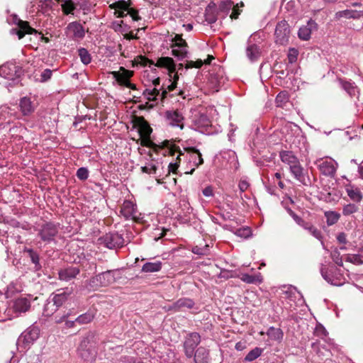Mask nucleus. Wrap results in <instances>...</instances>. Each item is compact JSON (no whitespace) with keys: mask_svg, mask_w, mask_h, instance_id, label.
I'll list each match as a JSON object with an SVG mask.
<instances>
[{"mask_svg":"<svg viewBox=\"0 0 363 363\" xmlns=\"http://www.w3.org/2000/svg\"><path fill=\"white\" fill-rule=\"evenodd\" d=\"M30 307V302L27 298H18L13 301L12 308L15 313H26Z\"/></svg>","mask_w":363,"mask_h":363,"instance_id":"25","label":"nucleus"},{"mask_svg":"<svg viewBox=\"0 0 363 363\" xmlns=\"http://www.w3.org/2000/svg\"><path fill=\"white\" fill-rule=\"evenodd\" d=\"M143 94L148 101H157L158 97L161 98V91L156 87L152 89H146L144 90Z\"/></svg>","mask_w":363,"mask_h":363,"instance_id":"41","label":"nucleus"},{"mask_svg":"<svg viewBox=\"0 0 363 363\" xmlns=\"http://www.w3.org/2000/svg\"><path fill=\"white\" fill-rule=\"evenodd\" d=\"M136 207L130 201H125L121 206V213L126 219H133L135 217Z\"/></svg>","mask_w":363,"mask_h":363,"instance_id":"26","label":"nucleus"},{"mask_svg":"<svg viewBox=\"0 0 363 363\" xmlns=\"http://www.w3.org/2000/svg\"><path fill=\"white\" fill-rule=\"evenodd\" d=\"M266 335L271 340L277 342H280L284 337L283 331L280 328H274L272 326L267 330Z\"/></svg>","mask_w":363,"mask_h":363,"instance_id":"34","label":"nucleus"},{"mask_svg":"<svg viewBox=\"0 0 363 363\" xmlns=\"http://www.w3.org/2000/svg\"><path fill=\"white\" fill-rule=\"evenodd\" d=\"M239 189L241 192L245 191L249 187V183L245 180H241L238 184Z\"/></svg>","mask_w":363,"mask_h":363,"instance_id":"61","label":"nucleus"},{"mask_svg":"<svg viewBox=\"0 0 363 363\" xmlns=\"http://www.w3.org/2000/svg\"><path fill=\"white\" fill-rule=\"evenodd\" d=\"M200 342L201 336L199 333H192L188 335L184 344L185 354L188 358L193 357L195 348Z\"/></svg>","mask_w":363,"mask_h":363,"instance_id":"16","label":"nucleus"},{"mask_svg":"<svg viewBox=\"0 0 363 363\" xmlns=\"http://www.w3.org/2000/svg\"><path fill=\"white\" fill-rule=\"evenodd\" d=\"M31 255L30 258L33 263H34L35 265L39 264V256L38 254L33 252L32 250H30Z\"/></svg>","mask_w":363,"mask_h":363,"instance_id":"63","label":"nucleus"},{"mask_svg":"<svg viewBox=\"0 0 363 363\" xmlns=\"http://www.w3.org/2000/svg\"><path fill=\"white\" fill-rule=\"evenodd\" d=\"M311 235H312L316 239L320 240L322 239V233L312 223L306 229Z\"/></svg>","mask_w":363,"mask_h":363,"instance_id":"51","label":"nucleus"},{"mask_svg":"<svg viewBox=\"0 0 363 363\" xmlns=\"http://www.w3.org/2000/svg\"><path fill=\"white\" fill-rule=\"evenodd\" d=\"M130 6L131 1L130 0H120L111 4L109 7L115 10L114 14L118 18H123L128 14L131 16L133 21H139L140 17L138 15V11L132 8Z\"/></svg>","mask_w":363,"mask_h":363,"instance_id":"4","label":"nucleus"},{"mask_svg":"<svg viewBox=\"0 0 363 363\" xmlns=\"http://www.w3.org/2000/svg\"><path fill=\"white\" fill-rule=\"evenodd\" d=\"M240 279L247 284H260L262 282V277L260 273L255 275H250L248 274H242Z\"/></svg>","mask_w":363,"mask_h":363,"instance_id":"39","label":"nucleus"},{"mask_svg":"<svg viewBox=\"0 0 363 363\" xmlns=\"http://www.w3.org/2000/svg\"><path fill=\"white\" fill-rule=\"evenodd\" d=\"M113 272L108 270L93 277L91 281L96 286H105L115 282Z\"/></svg>","mask_w":363,"mask_h":363,"instance_id":"18","label":"nucleus"},{"mask_svg":"<svg viewBox=\"0 0 363 363\" xmlns=\"http://www.w3.org/2000/svg\"><path fill=\"white\" fill-rule=\"evenodd\" d=\"M339 82L342 88L350 95L353 96L355 94L356 86L352 81H346L339 79Z\"/></svg>","mask_w":363,"mask_h":363,"instance_id":"43","label":"nucleus"},{"mask_svg":"<svg viewBox=\"0 0 363 363\" xmlns=\"http://www.w3.org/2000/svg\"><path fill=\"white\" fill-rule=\"evenodd\" d=\"M332 345H328L327 344L326 347V345L320 343L319 341L312 343V348L316 352L318 356L320 357L321 359H323L324 358L328 359L330 357V349Z\"/></svg>","mask_w":363,"mask_h":363,"instance_id":"27","label":"nucleus"},{"mask_svg":"<svg viewBox=\"0 0 363 363\" xmlns=\"http://www.w3.org/2000/svg\"><path fill=\"white\" fill-rule=\"evenodd\" d=\"M79 56L82 62L84 65H88L91 61V57L86 49L80 48L78 50Z\"/></svg>","mask_w":363,"mask_h":363,"instance_id":"48","label":"nucleus"},{"mask_svg":"<svg viewBox=\"0 0 363 363\" xmlns=\"http://www.w3.org/2000/svg\"><path fill=\"white\" fill-rule=\"evenodd\" d=\"M142 172L147 174H155L156 172V166L154 164H149L142 167Z\"/></svg>","mask_w":363,"mask_h":363,"instance_id":"56","label":"nucleus"},{"mask_svg":"<svg viewBox=\"0 0 363 363\" xmlns=\"http://www.w3.org/2000/svg\"><path fill=\"white\" fill-rule=\"evenodd\" d=\"M316 28L317 23L313 20H309L307 25L299 28L298 35L300 39L303 40H308L311 38L312 30H315Z\"/></svg>","mask_w":363,"mask_h":363,"instance_id":"24","label":"nucleus"},{"mask_svg":"<svg viewBox=\"0 0 363 363\" xmlns=\"http://www.w3.org/2000/svg\"><path fill=\"white\" fill-rule=\"evenodd\" d=\"M65 33L67 38L74 40H79L84 38L85 30L80 23L74 21L67 25L65 28Z\"/></svg>","mask_w":363,"mask_h":363,"instance_id":"14","label":"nucleus"},{"mask_svg":"<svg viewBox=\"0 0 363 363\" xmlns=\"http://www.w3.org/2000/svg\"><path fill=\"white\" fill-rule=\"evenodd\" d=\"M193 357L195 363L209 362V351L203 347H200L194 351Z\"/></svg>","mask_w":363,"mask_h":363,"instance_id":"29","label":"nucleus"},{"mask_svg":"<svg viewBox=\"0 0 363 363\" xmlns=\"http://www.w3.org/2000/svg\"><path fill=\"white\" fill-rule=\"evenodd\" d=\"M290 172L294 178L300 182H303L305 180L304 169L301 166L300 162L297 164H294L289 167Z\"/></svg>","mask_w":363,"mask_h":363,"instance_id":"35","label":"nucleus"},{"mask_svg":"<svg viewBox=\"0 0 363 363\" xmlns=\"http://www.w3.org/2000/svg\"><path fill=\"white\" fill-rule=\"evenodd\" d=\"M298 55V51L297 49L291 48L289 50L288 52V60L289 62L292 64L297 60V57Z\"/></svg>","mask_w":363,"mask_h":363,"instance_id":"53","label":"nucleus"},{"mask_svg":"<svg viewBox=\"0 0 363 363\" xmlns=\"http://www.w3.org/2000/svg\"><path fill=\"white\" fill-rule=\"evenodd\" d=\"M76 175L79 179L84 181L89 177V170L86 167H80L77 169Z\"/></svg>","mask_w":363,"mask_h":363,"instance_id":"52","label":"nucleus"},{"mask_svg":"<svg viewBox=\"0 0 363 363\" xmlns=\"http://www.w3.org/2000/svg\"><path fill=\"white\" fill-rule=\"evenodd\" d=\"M346 261L356 265L363 264V255L359 254H349L347 255Z\"/></svg>","mask_w":363,"mask_h":363,"instance_id":"46","label":"nucleus"},{"mask_svg":"<svg viewBox=\"0 0 363 363\" xmlns=\"http://www.w3.org/2000/svg\"><path fill=\"white\" fill-rule=\"evenodd\" d=\"M100 243L108 249H113L123 245V237L116 233H108L99 238Z\"/></svg>","mask_w":363,"mask_h":363,"instance_id":"13","label":"nucleus"},{"mask_svg":"<svg viewBox=\"0 0 363 363\" xmlns=\"http://www.w3.org/2000/svg\"><path fill=\"white\" fill-rule=\"evenodd\" d=\"M135 127L138 128L140 137V145L145 147H152L153 143L150 140V135L152 130L147 122L143 118H138L135 121Z\"/></svg>","mask_w":363,"mask_h":363,"instance_id":"6","label":"nucleus"},{"mask_svg":"<svg viewBox=\"0 0 363 363\" xmlns=\"http://www.w3.org/2000/svg\"><path fill=\"white\" fill-rule=\"evenodd\" d=\"M67 316H68V313L66 314V315H62L61 317H59V318L57 316H56L55 317V322L57 323H60L63 322Z\"/></svg>","mask_w":363,"mask_h":363,"instance_id":"64","label":"nucleus"},{"mask_svg":"<svg viewBox=\"0 0 363 363\" xmlns=\"http://www.w3.org/2000/svg\"><path fill=\"white\" fill-rule=\"evenodd\" d=\"M192 252L198 255H206L209 252V245L205 244L203 246L196 245L192 248Z\"/></svg>","mask_w":363,"mask_h":363,"instance_id":"50","label":"nucleus"},{"mask_svg":"<svg viewBox=\"0 0 363 363\" xmlns=\"http://www.w3.org/2000/svg\"><path fill=\"white\" fill-rule=\"evenodd\" d=\"M192 125L196 130L207 128L211 125V121L204 113H196L192 116Z\"/></svg>","mask_w":363,"mask_h":363,"instance_id":"23","label":"nucleus"},{"mask_svg":"<svg viewBox=\"0 0 363 363\" xmlns=\"http://www.w3.org/2000/svg\"><path fill=\"white\" fill-rule=\"evenodd\" d=\"M39 328L37 326H31L21 333L18 338L17 345L26 349L39 337Z\"/></svg>","mask_w":363,"mask_h":363,"instance_id":"8","label":"nucleus"},{"mask_svg":"<svg viewBox=\"0 0 363 363\" xmlns=\"http://www.w3.org/2000/svg\"><path fill=\"white\" fill-rule=\"evenodd\" d=\"M289 26L286 21H281L277 23L274 33L277 43L286 44L289 40Z\"/></svg>","mask_w":363,"mask_h":363,"instance_id":"15","label":"nucleus"},{"mask_svg":"<svg viewBox=\"0 0 363 363\" xmlns=\"http://www.w3.org/2000/svg\"><path fill=\"white\" fill-rule=\"evenodd\" d=\"M155 66L165 67L168 70V82L162 85L161 99L166 98L168 91H174L177 87L179 76L176 72V67L174 60L169 57H160L157 60Z\"/></svg>","mask_w":363,"mask_h":363,"instance_id":"2","label":"nucleus"},{"mask_svg":"<svg viewBox=\"0 0 363 363\" xmlns=\"http://www.w3.org/2000/svg\"><path fill=\"white\" fill-rule=\"evenodd\" d=\"M174 44H183L184 45L186 42L182 38L180 35H176L174 38L172 40Z\"/></svg>","mask_w":363,"mask_h":363,"instance_id":"62","label":"nucleus"},{"mask_svg":"<svg viewBox=\"0 0 363 363\" xmlns=\"http://www.w3.org/2000/svg\"><path fill=\"white\" fill-rule=\"evenodd\" d=\"M323 278L329 284L334 286H342L345 282V278L341 270L335 266L323 267L320 269Z\"/></svg>","mask_w":363,"mask_h":363,"instance_id":"5","label":"nucleus"},{"mask_svg":"<svg viewBox=\"0 0 363 363\" xmlns=\"http://www.w3.org/2000/svg\"><path fill=\"white\" fill-rule=\"evenodd\" d=\"M21 74V68L15 63L7 62L0 67V76L6 79L18 82Z\"/></svg>","mask_w":363,"mask_h":363,"instance_id":"10","label":"nucleus"},{"mask_svg":"<svg viewBox=\"0 0 363 363\" xmlns=\"http://www.w3.org/2000/svg\"><path fill=\"white\" fill-rule=\"evenodd\" d=\"M166 119L168 123L174 127H179L180 129L184 128V116L178 110H169L165 113Z\"/></svg>","mask_w":363,"mask_h":363,"instance_id":"19","label":"nucleus"},{"mask_svg":"<svg viewBox=\"0 0 363 363\" xmlns=\"http://www.w3.org/2000/svg\"><path fill=\"white\" fill-rule=\"evenodd\" d=\"M78 352L79 356L85 361H93L95 359L96 350L89 337L82 340L78 348Z\"/></svg>","mask_w":363,"mask_h":363,"instance_id":"11","label":"nucleus"},{"mask_svg":"<svg viewBox=\"0 0 363 363\" xmlns=\"http://www.w3.org/2000/svg\"><path fill=\"white\" fill-rule=\"evenodd\" d=\"M167 143L168 153L172 156L177 155L175 162H172L169 164L168 167L169 172L176 173L179 167V164L182 160V157L187 161L188 165L189 166L186 168L185 174H193L196 168L203 163L202 155L196 148H184L182 151L178 145L169 144V142H167Z\"/></svg>","mask_w":363,"mask_h":363,"instance_id":"1","label":"nucleus"},{"mask_svg":"<svg viewBox=\"0 0 363 363\" xmlns=\"http://www.w3.org/2000/svg\"><path fill=\"white\" fill-rule=\"evenodd\" d=\"M359 211V205L356 203H347L342 207V215L345 216H350Z\"/></svg>","mask_w":363,"mask_h":363,"instance_id":"42","label":"nucleus"},{"mask_svg":"<svg viewBox=\"0 0 363 363\" xmlns=\"http://www.w3.org/2000/svg\"><path fill=\"white\" fill-rule=\"evenodd\" d=\"M52 71L50 69H45L40 74V78L39 80L42 82H46L51 78Z\"/></svg>","mask_w":363,"mask_h":363,"instance_id":"54","label":"nucleus"},{"mask_svg":"<svg viewBox=\"0 0 363 363\" xmlns=\"http://www.w3.org/2000/svg\"><path fill=\"white\" fill-rule=\"evenodd\" d=\"M331 257L337 265L342 266V260L340 257V252L337 250H335L331 253Z\"/></svg>","mask_w":363,"mask_h":363,"instance_id":"55","label":"nucleus"},{"mask_svg":"<svg viewBox=\"0 0 363 363\" xmlns=\"http://www.w3.org/2000/svg\"><path fill=\"white\" fill-rule=\"evenodd\" d=\"M246 55L251 62L258 60L260 56V49L256 44L251 43L250 39L248 40L246 48Z\"/></svg>","mask_w":363,"mask_h":363,"instance_id":"30","label":"nucleus"},{"mask_svg":"<svg viewBox=\"0 0 363 363\" xmlns=\"http://www.w3.org/2000/svg\"><path fill=\"white\" fill-rule=\"evenodd\" d=\"M275 102L277 106L284 108L289 104V95L286 91L280 92L276 97Z\"/></svg>","mask_w":363,"mask_h":363,"instance_id":"45","label":"nucleus"},{"mask_svg":"<svg viewBox=\"0 0 363 363\" xmlns=\"http://www.w3.org/2000/svg\"><path fill=\"white\" fill-rule=\"evenodd\" d=\"M281 161L288 164L289 167L299 162L297 157L291 151H282L280 152Z\"/></svg>","mask_w":363,"mask_h":363,"instance_id":"33","label":"nucleus"},{"mask_svg":"<svg viewBox=\"0 0 363 363\" xmlns=\"http://www.w3.org/2000/svg\"><path fill=\"white\" fill-rule=\"evenodd\" d=\"M194 306V302L192 299L187 298H182L174 302L170 307V310L178 311L184 308H191Z\"/></svg>","mask_w":363,"mask_h":363,"instance_id":"28","label":"nucleus"},{"mask_svg":"<svg viewBox=\"0 0 363 363\" xmlns=\"http://www.w3.org/2000/svg\"><path fill=\"white\" fill-rule=\"evenodd\" d=\"M62 12L65 15L73 14V11L76 9V4L72 0H65L61 4Z\"/></svg>","mask_w":363,"mask_h":363,"instance_id":"44","label":"nucleus"},{"mask_svg":"<svg viewBox=\"0 0 363 363\" xmlns=\"http://www.w3.org/2000/svg\"><path fill=\"white\" fill-rule=\"evenodd\" d=\"M287 211L288 213H289V215L293 218V219L294 220V221L298 225H300L301 223H302V221L303 220V219H302L301 217H299L298 215H296L291 209L290 208H288L287 209Z\"/></svg>","mask_w":363,"mask_h":363,"instance_id":"57","label":"nucleus"},{"mask_svg":"<svg viewBox=\"0 0 363 363\" xmlns=\"http://www.w3.org/2000/svg\"><path fill=\"white\" fill-rule=\"evenodd\" d=\"M315 164L323 174L331 177L335 176L338 166L337 162L331 157L319 158Z\"/></svg>","mask_w":363,"mask_h":363,"instance_id":"9","label":"nucleus"},{"mask_svg":"<svg viewBox=\"0 0 363 363\" xmlns=\"http://www.w3.org/2000/svg\"><path fill=\"white\" fill-rule=\"evenodd\" d=\"M348 196L354 202L359 203L362 199V195L360 190L353 186L346 188Z\"/></svg>","mask_w":363,"mask_h":363,"instance_id":"37","label":"nucleus"},{"mask_svg":"<svg viewBox=\"0 0 363 363\" xmlns=\"http://www.w3.org/2000/svg\"><path fill=\"white\" fill-rule=\"evenodd\" d=\"M363 16V11L355 10H344L338 11L335 13V18L340 19L341 18L358 19Z\"/></svg>","mask_w":363,"mask_h":363,"instance_id":"32","label":"nucleus"},{"mask_svg":"<svg viewBox=\"0 0 363 363\" xmlns=\"http://www.w3.org/2000/svg\"><path fill=\"white\" fill-rule=\"evenodd\" d=\"M219 11L223 13V15H228L232 10L230 18L232 19L238 18L240 12L239 10V4L234 5L233 1L231 0H223L220 1L218 7Z\"/></svg>","mask_w":363,"mask_h":363,"instance_id":"17","label":"nucleus"},{"mask_svg":"<svg viewBox=\"0 0 363 363\" xmlns=\"http://www.w3.org/2000/svg\"><path fill=\"white\" fill-rule=\"evenodd\" d=\"M203 196L206 197H210L213 196V189L211 186H208L204 188L202 191Z\"/></svg>","mask_w":363,"mask_h":363,"instance_id":"60","label":"nucleus"},{"mask_svg":"<svg viewBox=\"0 0 363 363\" xmlns=\"http://www.w3.org/2000/svg\"><path fill=\"white\" fill-rule=\"evenodd\" d=\"M172 54L178 60H182L187 55V43L183 44H174L172 45Z\"/></svg>","mask_w":363,"mask_h":363,"instance_id":"31","label":"nucleus"},{"mask_svg":"<svg viewBox=\"0 0 363 363\" xmlns=\"http://www.w3.org/2000/svg\"><path fill=\"white\" fill-rule=\"evenodd\" d=\"M13 21L18 26V28H12L11 33L17 35L19 40L22 39L26 33L32 34L36 32L35 29L29 26L27 21L21 20L17 16H13Z\"/></svg>","mask_w":363,"mask_h":363,"instance_id":"12","label":"nucleus"},{"mask_svg":"<svg viewBox=\"0 0 363 363\" xmlns=\"http://www.w3.org/2000/svg\"><path fill=\"white\" fill-rule=\"evenodd\" d=\"M80 272V269L77 267L70 266L59 270V279L62 281H69L74 279Z\"/></svg>","mask_w":363,"mask_h":363,"instance_id":"22","label":"nucleus"},{"mask_svg":"<svg viewBox=\"0 0 363 363\" xmlns=\"http://www.w3.org/2000/svg\"><path fill=\"white\" fill-rule=\"evenodd\" d=\"M71 294V291L67 289H58L52 293L48 298L43 309L45 316L53 315L57 309L62 306Z\"/></svg>","mask_w":363,"mask_h":363,"instance_id":"3","label":"nucleus"},{"mask_svg":"<svg viewBox=\"0 0 363 363\" xmlns=\"http://www.w3.org/2000/svg\"><path fill=\"white\" fill-rule=\"evenodd\" d=\"M37 104L30 97L24 96L19 101V108L23 116H30L35 110Z\"/></svg>","mask_w":363,"mask_h":363,"instance_id":"20","label":"nucleus"},{"mask_svg":"<svg viewBox=\"0 0 363 363\" xmlns=\"http://www.w3.org/2000/svg\"><path fill=\"white\" fill-rule=\"evenodd\" d=\"M133 72L128 70L124 67H121L120 71H113L111 74L121 86H125L130 81V78L133 76Z\"/></svg>","mask_w":363,"mask_h":363,"instance_id":"21","label":"nucleus"},{"mask_svg":"<svg viewBox=\"0 0 363 363\" xmlns=\"http://www.w3.org/2000/svg\"><path fill=\"white\" fill-rule=\"evenodd\" d=\"M94 318V315L91 313H85L80 315L75 319V322L79 324H86L90 323Z\"/></svg>","mask_w":363,"mask_h":363,"instance_id":"49","label":"nucleus"},{"mask_svg":"<svg viewBox=\"0 0 363 363\" xmlns=\"http://www.w3.org/2000/svg\"><path fill=\"white\" fill-rule=\"evenodd\" d=\"M262 350L261 348L255 347L247 353L245 357V361L252 362L258 358L262 354Z\"/></svg>","mask_w":363,"mask_h":363,"instance_id":"47","label":"nucleus"},{"mask_svg":"<svg viewBox=\"0 0 363 363\" xmlns=\"http://www.w3.org/2000/svg\"><path fill=\"white\" fill-rule=\"evenodd\" d=\"M314 335L322 339L324 341V342H325L328 345H333V342H332L331 340H328V332L322 325L318 324L315 326V328L314 330Z\"/></svg>","mask_w":363,"mask_h":363,"instance_id":"38","label":"nucleus"},{"mask_svg":"<svg viewBox=\"0 0 363 363\" xmlns=\"http://www.w3.org/2000/svg\"><path fill=\"white\" fill-rule=\"evenodd\" d=\"M162 263L160 261L155 262H146L142 267V272L144 273H153L160 272L162 269Z\"/></svg>","mask_w":363,"mask_h":363,"instance_id":"36","label":"nucleus"},{"mask_svg":"<svg viewBox=\"0 0 363 363\" xmlns=\"http://www.w3.org/2000/svg\"><path fill=\"white\" fill-rule=\"evenodd\" d=\"M38 230V237L40 240L48 244L55 240L58 233V225L52 222H47L41 225Z\"/></svg>","mask_w":363,"mask_h":363,"instance_id":"7","label":"nucleus"},{"mask_svg":"<svg viewBox=\"0 0 363 363\" xmlns=\"http://www.w3.org/2000/svg\"><path fill=\"white\" fill-rule=\"evenodd\" d=\"M337 240L339 243L347 244V235L345 233H340L337 235Z\"/></svg>","mask_w":363,"mask_h":363,"instance_id":"59","label":"nucleus"},{"mask_svg":"<svg viewBox=\"0 0 363 363\" xmlns=\"http://www.w3.org/2000/svg\"><path fill=\"white\" fill-rule=\"evenodd\" d=\"M324 215L326 218V223L328 226H331L337 223L340 218V214L333 211H325Z\"/></svg>","mask_w":363,"mask_h":363,"instance_id":"40","label":"nucleus"},{"mask_svg":"<svg viewBox=\"0 0 363 363\" xmlns=\"http://www.w3.org/2000/svg\"><path fill=\"white\" fill-rule=\"evenodd\" d=\"M202 65H203V62L201 60H198L196 62L189 61L187 63L186 67L187 68H191V67L199 68L201 67Z\"/></svg>","mask_w":363,"mask_h":363,"instance_id":"58","label":"nucleus"}]
</instances>
